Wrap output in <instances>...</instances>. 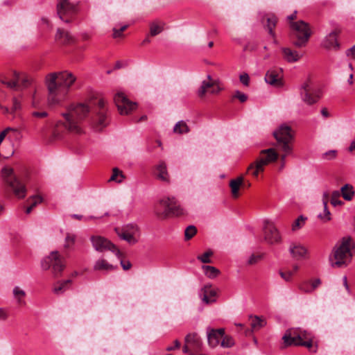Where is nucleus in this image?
<instances>
[{
  "label": "nucleus",
  "mask_w": 355,
  "mask_h": 355,
  "mask_svg": "<svg viewBox=\"0 0 355 355\" xmlns=\"http://www.w3.org/2000/svg\"><path fill=\"white\" fill-rule=\"evenodd\" d=\"M299 288L304 293H311L313 291H312V288H311V285H310V284L308 282H302L300 286H299Z\"/></svg>",
  "instance_id": "nucleus-50"
},
{
  "label": "nucleus",
  "mask_w": 355,
  "mask_h": 355,
  "mask_svg": "<svg viewBox=\"0 0 355 355\" xmlns=\"http://www.w3.org/2000/svg\"><path fill=\"white\" fill-rule=\"evenodd\" d=\"M180 347V341L178 340H175L174 341V347H172V346L168 347H167V350L171 351V350H173L174 349H178Z\"/></svg>",
  "instance_id": "nucleus-61"
},
{
  "label": "nucleus",
  "mask_w": 355,
  "mask_h": 355,
  "mask_svg": "<svg viewBox=\"0 0 355 355\" xmlns=\"http://www.w3.org/2000/svg\"><path fill=\"white\" fill-rule=\"evenodd\" d=\"M329 198V193L327 191L324 192L323 195H322V202H323L324 207H326L327 205Z\"/></svg>",
  "instance_id": "nucleus-58"
},
{
  "label": "nucleus",
  "mask_w": 355,
  "mask_h": 355,
  "mask_svg": "<svg viewBox=\"0 0 355 355\" xmlns=\"http://www.w3.org/2000/svg\"><path fill=\"white\" fill-rule=\"evenodd\" d=\"M42 202L43 198L40 195H34L30 196L26 200V202L28 203L33 208L41 204Z\"/></svg>",
  "instance_id": "nucleus-39"
},
{
  "label": "nucleus",
  "mask_w": 355,
  "mask_h": 355,
  "mask_svg": "<svg viewBox=\"0 0 355 355\" xmlns=\"http://www.w3.org/2000/svg\"><path fill=\"white\" fill-rule=\"evenodd\" d=\"M123 178V175L122 174V171L118 169L117 168H113L112 175L110 179V181H116L118 182H121Z\"/></svg>",
  "instance_id": "nucleus-44"
},
{
  "label": "nucleus",
  "mask_w": 355,
  "mask_h": 355,
  "mask_svg": "<svg viewBox=\"0 0 355 355\" xmlns=\"http://www.w3.org/2000/svg\"><path fill=\"white\" fill-rule=\"evenodd\" d=\"M262 259V255H260V254H252L248 261V263L249 265H254V264H256L257 263H258L261 259Z\"/></svg>",
  "instance_id": "nucleus-52"
},
{
  "label": "nucleus",
  "mask_w": 355,
  "mask_h": 355,
  "mask_svg": "<svg viewBox=\"0 0 355 355\" xmlns=\"http://www.w3.org/2000/svg\"><path fill=\"white\" fill-rule=\"evenodd\" d=\"M321 114L325 118H327L329 116L328 110H327V109L326 107H324V108L322 109Z\"/></svg>",
  "instance_id": "nucleus-63"
},
{
  "label": "nucleus",
  "mask_w": 355,
  "mask_h": 355,
  "mask_svg": "<svg viewBox=\"0 0 355 355\" xmlns=\"http://www.w3.org/2000/svg\"><path fill=\"white\" fill-rule=\"evenodd\" d=\"M48 115L46 112H33L32 116L37 118H44Z\"/></svg>",
  "instance_id": "nucleus-55"
},
{
  "label": "nucleus",
  "mask_w": 355,
  "mask_h": 355,
  "mask_svg": "<svg viewBox=\"0 0 355 355\" xmlns=\"http://www.w3.org/2000/svg\"><path fill=\"white\" fill-rule=\"evenodd\" d=\"M1 82L8 87L15 89H21L28 87L31 84L30 78L25 74L14 71L11 80L6 78L1 79Z\"/></svg>",
  "instance_id": "nucleus-16"
},
{
  "label": "nucleus",
  "mask_w": 355,
  "mask_h": 355,
  "mask_svg": "<svg viewBox=\"0 0 355 355\" xmlns=\"http://www.w3.org/2000/svg\"><path fill=\"white\" fill-rule=\"evenodd\" d=\"M354 243L350 237H343L340 242L337 243L329 256V261L334 268L346 266L352 257L351 248Z\"/></svg>",
  "instance_id": "nucleus-4"
},
{
  "label": "nucleus",
  "mask_w": 355,
  "mask_h": 355,
  "mask_svg": "<svg viewBox=\"0 0 355 355\" xmlns=\"http://www.w3.org/2000/svg\"><path fill=\"white\" fill-rule=\"evenodd\" d=\"M76 236L73 234H67L65 237L64 248L66 250L71 248L75 243Z\"/></svg>",
  "instance_id": "nucleus-42"
},
{
  "label": "nucleus",
  "mask_w": 355,
  "mask_h": 355,
  "mask_svg": "<svg viewBox=\"0 0 355 355\" xmlns=\"http://www.w3.org/2000/svg\"><path fill=\"white\" fill-rule=\"evenodd\" d=\"M343 280V284H344L345 288L347 289V291L348 292H349V285H348V283H347V277L344 276Z\"/></svg>",
  "instance_id": "nucleus-64"
},
{
  "label": "nucleus",
  "mask_w": 355,
  "mask_h": 355,
  "mask_svg": "<svg viewBox=\"0 0 355 355\" xmlns=\"http://www.w3.org/2000/svg\"><path fill=\"white\" fill-rule=\"evenodd\" d=\"M13 295L18 300V302L21 303V299L25 297L26 293L19 287L15 286L13 289Z\"/></svg>",
  "instance_id": "nucleus-47"
},
{
  "label": "nucleus",
  "mask_w": 355,
  "mask_h": 355,
  "mask_svg": "<svg viewBox=\"0 0 355 355\" xmlns=\"http://www.w3.org/2000/svg\"><path fill=\"white\" fill-rule=\"evenodd\" d=\"M121 266H122L123 269L125 270H129L131 268V266H132V264L128 261H123V260H121Z\"/></svg>",
  "instance_id": "nucleus-57"
},
{
  "label": "nucleus",
  "mask_w": 355,
  "mask_h": 355,
  "mask_svg": "<svg viewBox=\"0 0 355 355\" xmlns=\"http://www.w3.org/2000/svg\"><path fill=\"white\" fill-rule=\"evenodd\" d=\"M107 112L105 100L103 98L98 99L96 110V113L92 121V127L96 131H101L108 124L109 121Z\"/></svg>",
  "instance_id": "nucleus-13"
},
{
  "label": "nucleus",
  "mask_w": 355,
  "mask_h": 355,
  "mask_svg": "<svg viewBox=\"0 0 355 355\" xmlns=\"http://www.w3.org/2000/svg\"><path fill=\"white\" fill-rule=\"evenodd\" d=\"M337 156V151L335 150H329L322 154L321 157L324 160H332L334 159Z\"/></svg>",
  "instance_id": "nucleus-46"
},
{
  "label": "nucleus",
  "mask_w": 355,
  "mask_h": 355,
  "mask_svg": "<svg viewBox=\"0 0 355 355\" xmlns=\"http://www.w3.org/2000/svg\"><path fill=\"white\" fill-rule=\"evenodd\" d=\"M250 326L252 331H257L263 327L266 324V320L259 316H250Z\"/></svg>",
  "instance_id": "nucleus-32"
},
{
  "label": "nucleus",
  "mask_w": 355,
  "mask_h": 355,
  "mask_svg": "<svg viewBox=\"0 0 355 355\" xmlns=\"http://www.w3.org/2000/svg\"><path fill=\"white\" fill-rule=\"evenodd\" d=\"M277 157L278 155L274 148L262 150L259 158L248 166V172L257 177L259 172L263 171L266 165L275 162Z\"/></svg>",
  "instance_id": "nucleus-8"
},
{
  "label": "nucleus",
  "mask_w": 355,
  "mask_h": 355,
  "mask_svg": "<svg viewBox=\"0 0 355 355\" xmlns=\"http://www.w3.org/2000/svg\"><path fill=\"white\" fill-rule=\"evenodd\" d=\"M212 254L213 252L211 250H208L202 255L198 256L197 259L204 263H211L210 257Z\"/></svg>",
  "instance_id": "nucleus-45"
},
{
  "label": "nucleus",
  "mask_w": 355,
  "mask_h": 355,
  "mask_svg": "<svg viewBox=\"0 0 355 355\" xmlns=\"http://www.w3.org/2000/svg\"><path fill=\"white\" fill-rule=\"evenodd\" d=\"M197 232V229L193 225L188 226L184 231L185 240L188 241L193 237Z\"/></svg>",
  "instance_id": "nucleus-43"
},
{
  "label": "nucleus",
  "mask_w": 355,
  "mask_h": 355,
  "mask_svg": "<svg viewBox=\"0 0 355 355\" xmlns=\"http://www.w3.org/2000/svg\"><path fill=\"white\" fill-rule=\"evenodd\" d=\"M340 33V31L339 29L336 28L334 30L324 39L322 46L327 49H338L339 43L338 42V37Z\"/></svg>",
  "instance_id": "nucleus-25"
},
{
  "label": "nucleus",
  "mask_w": 355,
  "mask_h": 355,
  "mask_svg": "<svg viewBox=\"0 0 355 355\" xmlns=\"http://www.w3.org/2000/svg\"><path fill=\"white\" fill-rule=\"evenodd\" d=\"M266 82L274 87H281L283 86V71L282 69H271L265 75Z\"/></svg>",
  "instance_id": "nucleus-21"
},
{
  "label": "nucleus",
  "mask_w": 355,
  "mask_h": 355,
  "mask_svg": "<svg viewBox=\"0 0 355 355\" xmlns=\"http://www.w3.org/2000/svg\"><path fill=\"white\" fill-rule=\"evenodd\" d=\"M90 112L89 106L85 103H73L66 108V112L62 113L64 121H58L54 132L58 131L60 125H62L68 132L81 135L84 132L82 122L88 116Z\"/></svg>",
  "instance_id": "nucleus-2"
},
{
  "label": "nucleus",
  "mask_w": 355,
  "mask_h": 355,
  "mask_svg": "<svg viewBox=\"0 0 355 355\" xmlns=\"http://www.w3.org/2000/svg\"><path fill=\"white\" fill-rule=\"evenodd\" d=\"M114 101L121 115L130 114L137 107V103L128 98L122 92H119L114 95Z\"/></svg>",
  "instance_id": "nucleus-15"
},
{
  "label": "nucleus",
  "mask_w": 355,
  "mask_h": 355,
  "mask_svg": "<svg viewBox=\"0 0 355 355\" xmlns=\"http://www.w3.org/2000/svg\"><path fill=\"white\" fill-rule=\"evenodd\" d=\"M93 247L96 250L103 252L110 250L115 253L119 257L121 256V252L117 247L110 241L101 236H93L91 238Z\"/></svg>",
  "instance_id": "nucleus-18"
},
{
  "label": "nucleus",
  "mask_w": 355,
  "mask_h": 355,
  "mask_svg": "<svg viewBox=\"0 0 355 355\" xmlns=\"http://www.w3.org/2000/svg\"><path fill=\"white\" fill-rule=\"evenodd\" d=\"M232 97L234 98H238L241 103L245 102L248 99V96L239 90L235 92Z\"/></svg>",
  "instance_id": "nucleus-51"
},
{
  "label": "nucleus",
  "mask_w": 355,
  "mask_h": 355,
  "mask_svg": "<svg viewBox=\"0 0 355 355\" xmlns=\"http://www.w3.org/2000/svg\"><path fill=\"white\" fill-rule=\"evenodd\" d=\"M189 128L184 121H178L173 128V132L176 134H184L189 132Z\"/></svg>",
  "instance_id": "nucleus-35"
},
{
  "label": "nucleus",
  "mask_w": 355,
  "mask_h": 355,
  "mask_svg": "<svg viewBox=\"0 0 355 355\" xmlns=\"http://www.w3.org/2000/svg\"><path fill=\"white\" fill-rule=\"evenodd\" d=\"M306 220V217L300 216L292 224V230L295 232L302 228L304 225Z\"/></svg>",
  "instance_id": "nucleus-40"
},
{
  "label": "nucleus",
  "mask_w": 355,
  "mask_h": 355,
  "mask_svg": "<svg viewBox=\"0 0 355 355\" xmlns=\"http://www.w3.org/2000/svg\"><path fill=\"white\" fill-rule=\"evenodd\" d=\"M340 196V193L339 191H334L332 192L331 196V204L336 207L338 205H343V202L341 201L339 198Z\"/></svg>",
  "instance_id": "nucleus-41"
},
{
  "label": "nucleus",
  "mask_w": 355,
  "mask_h": 355,
  "mask_svg": "<svg viewBox=\"0 0 355 355\" xmlns=\"http://www.w3.org/2000/svg\"><path fill=\"white\" fill-rule=\"evenodd\" d=\"M202 343L200 336L196 333L189 334L184 339L183 352L191 353L192 351H197L200 349Z\"/></svg>",
  "instance_id": "nucleus-20"
},
{
  "label": "nucleus",
  "mask_w": 355,
  "mask_h": 355,
  "mask_svg": "<svg viewBox=\"0 0 355 355\" xmlns=\"http://www.w3.org/2000/svg\"><path fill=\"white\" fill-rule=\"evenodd\" d=\"M159 206L164 209L163 211L155 209V214L160 219H164L169 216H179L184 214V209L178 200L173 196L168 197L159 201Z\"/></svg>",
  "instance_id": "nucleus-7"
},
{
  "label": "nucleus",
  "mask_w": 355,
  "mask_h": 355,
  "mask_svg": "<svg viewBox=\"0 0 355 355\" xmlns=\"http://www.w3.org/2000/svg\"><path fill=\"white\" fill-rule=\"evenodd\" d=\"M320 284H321V281L320 279H316L313 280L311 283L312 291H313L315 288H316Z\"/></svg>",
  "instance_id": "nucleus-60"
},
{
  "label": "nucleus",
  "mask_w": 355,
  "mask_h": 355,
  "mask_svg": "<svg viewBox=\"0 0 355 355\" xmlns=\"http://www.w3.org/2000/svg\"><path fill=\"white\" fill-rule=\"evenodd\" d=\"M41 266L44 270H49L51 268L53 272L58 275L64 269L65 260L58 251H52L48 257L42 261Z\"/></svg>",
  "instance_id": "nucleus-9"
},
{
  "label": "nucleus",
  "mask_w": 355,
  "mask_h": 355,
  "mask_svg": "<svg viewBox=\"0 0 355 355\" xmlns=\"http://www.w3.org/2000/svg\"><path fill=\"white\" fill-rule=\"evenodd\" d=\"M224 89L223 84L220 79H213L210 75L207 76V80H204L199 87L197 94L200 98L205 96L207 93L212 95L218 94Z\"/></svg>",
  "instance_id": "nucleus-12"
},
{
  "label": "nucleus",
  "mask_w": 355,
  "mask_h": 355,
  "mask_svg": "<svg viewBox=\"0 0 355 355\" xmlns=\"http://www.w3.org/2000/svg\"><path fill=\"white\" fill-rule=\"evenodd\" d=\"M202 291L203 293L202 300L205 304H209L216 301V292L211 285L205 286Z\"/></svg>",
  "instance_id": "nucleus-27"
},
{
  "label": "nucleus",
  "mask_w": 355,
  "mask_h": 355,
  "mask_svg": "<svg viewBox=\"0 0 355 355\" xmlns=\"http://www.w3.org/2000/svg\"><path fill=\"white\" fill-rule=\"evenodd\" d=\"M57 13L64 22L70 23L72 17L78 12V3H71L69 0H58Z\"/></svg>",
  "instance_id": "nucleus-11"
},
{
  "label": "nucleus",
  "mask_w": 355,
  "mask_h": 355,
  "mask_svg": "<svg viewBox=\"0 0 355 355\" xmlns=\"http://www.w3.org/2000/svg\"><path fill=\"white\" fill-rule=\"evenodd\" d=\"M76 80V77L67 71L47 74L45 78V84L48 90L49 105L54 106L64 101L70 87Z\"/></svg>",
  "instance_id": "nucleus-1"
},
{
  "label": "nucleus",
  "mask_w": 355,
  "mask_h": 355,
  "mask_svg": "<svg viewBox=\"0 0 355 355\" xmlns=\"http://www.w3.org/2000/svg\"><path fill=\"white\" fill-rule=\"evenodd\" d=\"M128 28V25H123L120 28H113V37L117 38L122 36V33L126 30Z\"/></svg>",
  "instance_id": "nucleus-49"
},
{
  "label": "nucleus",
  "mask_w": 355,
  "mask_h": 355,
  "mask_svg": "<svg viewBox=\"0 0 355 355\" xmlns=\"http://www.w3.org/2000/svg\"><path fill=\"white\" fill-rule=\"evenodd\" d=\"M318 217L324 222L329 221L331 220V213L327 208V205L324 207V214H319Z\"/></svg>",
  "instance_id": "nucleus-48"
},
{
  "label": "nucleus",
  "mask_w": 355,
  "mask_h": 355,
  "mask_svg": "<svg viewBox=\"0 0 355 355\" xmlns=\"http://www.w3.org/2000/svg\"><path fill=\"white\" fill-rule=\"evenodd\" d=\"M243 178L239 177L236 179H232L230 182V187L231 188V192L233 198H237L239 196V189L243 185Z\"/></svg>",
  "instance_id": "nucleus-29"
},
{
  "label": "nucleus",
  "mask_w": 355,
  "mask_h": 355,
  "mask_svg": "<svg viewBox=\"0 0 355 355\" xmlns=\"http://www.w3.org/2000/svg\"><path fill=\"white\" fill-rule=\"evenodd\" d=\"M305 347L311 352L318 350L317 344H314V336L306 330L300 328H291L286 331L282 336V349L288 347Z\"/></svg>",
  "instance_id": "nucleus-3"
},
{
  "label": "nucleus",
  "mask_w": 355,
  "mask_h": 355,
  "mask_svg": "<svg viewBox=\"0 0 355 355\" xmlns=\"http://www.w3.org/2000/svg\"><path fill=\"white\" fill-rule=\"evenodd\" d=\"M291 28L296 32L297 40L293 42V45L300 48L304 46L311 35L309 24L304 21H298L290 23Z\"/></svg>",
  "instance_id": "nucleus-10"
},
{
  "label": "nucleus",
  "mask_w": 355,
  "mask_h": 355,
  "mask_svg": "<svg viewBox=\"0 0 355 355\" xmlns=\"http://www.w3.org/2000/svg\"><path fill=\"white\" fill-rule=\"evenodd\" d=\"M340 196H343V198L347 201H350L353 199L354 195H355V191L352 184H345L344 186H343L340 189Z\"/></svg>",
  "instance_id": "nucleus-30"
},
{
  "label": "nucleus",
  "mask_w": 355,
  "mask_h": 355,
  "mask_svg": "<svg viewBox=\"0 0 355 355\" xmlns=\"http://www.w3.org/2000/svg\"><path fill=\"white\" fill-rule=\"evenodd\" d=\"M155 174L159 180L166 182H169V175L167 171L166 165L164 162H160L157 165Z\"/></svg>",
  "instance_id": "nucleus-28"
},
{
  "label": "nucleus",
  "mask_w": 355,
  "mask_h": 355,
  "mask_svg": "<svg viewBox=\"0 0 355 355\" xmlns=\"http://www.w3.org/2000/svg\"><path fill=\"white\" fill-rule=\"evenodd\" d=\"M346 54L347 56H352L353 58L355 59V45L353 46L352 48L349 49L347 51Z\"/></svg>",
  "instance_id": "nucleus-59"
},
{
  "label": "nucleus",
  "mask_w": 355,
  "mask_h": 355,
  "mask_svg": "<svg viewBox=\"0 0 355 355\" xmlns=\"http://www.w3.org/2000/svg\"><path fill=\"white\" fill-rule=\"evenodd\" d=\"M118 236L130 245L137 243L140 236L139 228L137 225L128 224L120 227L115 228Z\"/></svg>",
  "instance_id": "nucleus-14"
},
{
  "label": "nucleus",
  "mask_w": 355,
  "mask_h": 355,
  "mask_svg": "<svg viewBox=\"0 0 355 355\" xmlns=\"http://www.w3.org/2000/svg\"><path fill=\"white\" fill-rule=\"evenodd\" d=\"M6 318H7V315H6V311L3 309H0V320H4L6 319Z\"/></svg>",
  "instance_id": "nucleus-62"
},
{
  "label": "nucleus",
  "mask_w": 355,
  "mask_h": 355,
  "mask_svg": "<svg viewBox=\"0 0 355 355\" xmlns=\"http://www.w3.org/2000/svg\"><path fill=\"white\" fill-rule=\"evenodd\" d=\"M164 24H159L157 21H153L150 24V33L152 37L156 36L161 33L164 30Z\"/></svg>",
  "instance_id": "nucleus-34"
},
{
  "label": "nucleus",
  "mask_w": 355,
  "mask_h": 355,
  "mask_svg": "<svg viewBox=\"0 0 355 355\" xmlns=\"http://www.w3.org/2000/svg\"><path fill=\"white\" fill-rule=\"evenodd\" d=\"M279 275L282 277V278H283L284 280H286V282H290L292 279L293 273L292 271L283 272L280 270Z\"/></svg>",
  "instance_id": "nucleus-53"
},
{
  "label": "nucleus",
  "mask_w": 355,
  "mask_h": 355,
  "mask_svg": "<svg viewBox=\"0 0 355 355\" xmlns=\"http://www.w3.org/2000/svg\"><path fill=\"white\" fill-rule=\"evenodd\" d=\"M95 270H112L114 269L112 265L107 263L105 259L98 260L94 266Z\"/></svg>",
  "instance_id": "nucleus-33"
},
{
  "label": "nucleus",
  "mask_w": 355,
  "mask_h": 355,
  "mask_svg": "<svg viewBox=\"0 0 355 355\" xmlns=\"http://www.w3.org/2000/svg\"><path fill=\"white\" fill-rule=\"evenodd\" d=\"M288 251L293 259L295 260L305 259L308 257L307 248L299 243H291Z\"/></svg>",
  "instance_id": "nucleus-22"
},
{
  "label": "nucleus",
  "mask_w": 355,
  "mask_h": 355,
  "mask_svg": "<svg viewBox=\"0 0 355 355\" xmlns=\"http://www.w3.org/2000/svg\"><path fill=\"white\" fill-rule=\"evenodd\" d=\"M283 59L289 63L296 62L301 58L302 55L297 51L288 47L281 48Z\"/></svg>",
  "instance_id": "nucleus-26"
},
{
  "label": "nucleus",
  "mask_w": 355,
  "mask_h": 355,
  "mask_svg": "<svg viewBox=\"0 0 355 355\" xmlns=\"http://www.w3.org/2000/svg\"><path fill=\"white\" fill-rule=\"evenodd\" d=\"M71 284V280L67 279L63 282H58L53 288V292L55 294L62 293L68 287V285Z\"/></svg>",
  "instance_id": "nucleus-37"
},
{
  "label": "nucleus",
  "mask_w": 355,
  "mask_h": 355,
  "mask_svg": "<svg viewBox=\"0 0 355 355\" xmlns=\"http://www.w3.org/2000/svg\"><path fill=\"white\" fill-rule=\"evenodd\" d=\"M1 173L4 183L11 189L17 198L19 199L25 198L27 191L26 186L17 178L13 168L8 166L3 167Z\"/></svg>",
  "instance_id": "nucleus-6"
},
{
  "label": "nucleus",
  "mask_w": 355,
  "mask_h": 355,
  "mask_svg": "<svg viewBox=\"0 0 355 355\" xmlns=\"http://www.w3.org/2000/svg\"><path fill=\"white\" fill-rule=\"evenodd\" d=\"M273 135L277 140V148L283 153L281 159L284 161L286 157L293 151L294 135L292 129L288 125H282L273 132Z\"/></svg>",
  "instance_id": "nucleus-5"
},
{
  "label": "nucleus",
  "mask_w": 355,
  "mask_h": 355,
  "mask_svg": "<svg viewBox=\"0 0 355 355\" xmlns=\"http://www.w3.org/2000/svg\"><path fill=\"white\" fill-rule=\"evenodd\" d=\"M267 24L266 28L268 30V33L272 36V38L275 37V33L274 28H275L277 23V18L274 15H268L266 16Z\"/></svg>",
  "instance_id": "nucleus-31"
},
{
  "label": "nucleus",
  "mask_w": 355,
  "mask_h": 355,
  "mask_svg": "<svg viewBox=\"0 0 355 355\" xmlns=\"http://www.w3.org/2000/svg\"><path fill=\"white\" fill-rule=\"evenodd\" d=\"M202 270L205 275L211 279L216 277L220 274V270L211 266H202Z\"/></svg>",
  "instance_id": "nucleus-36"
},
{
  "label": "nucleus",
  "mask_w": 355,
  "mask_h": 355,
  "mask_svg": "<svg viewBox=\"0 0 355 355\" xmlns=\"http://www.w3.org/2000/svg\"><path fill=\"white\" fill-rule=\"evenodd\" d=\"M311 85V80H307L302 85L300 88V95L302 101L310 105L317 103L320 98V92L319 90L313 91Z\"/></svg>",
  "instance_id": "nucleus-17"
},
{
  "label": "nucleus",
  "mask_w": 355,
  "mask_h": 355,
  "mask_svg": "<svg viewBox=\"0 0 355 355\" xmlns=\"http://www.w3.org/2000/svg\"><path fill=\"white\" fill-rule=\"evenodd\" d=\"M240 81L245 86H248L250 83V77L249 75L246 73H244L243 74H241L239 76Z\"/></svg>",
  "instance_id": "nucleus-54"
},
{
  "label": "nucleus",
  "mask_w": 355,
  "mask_h": 355,
  "mask_svg": "<svg viewBox=\"0 0 355 355\" xmlns=\"http://www.w3.org/2000/svg\"><path fill=\"white\" fill-rule=\"evenodd\" d=\"M12 112H14L17 111L20 107V103L18 101V100L16 98H13L12 99Z\"/></svg>",
  "instance_id": "nucleus-56"
},
{
  "label": "nucleus",
  "mask_w": 355,
  "mask_h": 355,
  "mask_svg": "<svg viewBox=\"0 0 355 355\" xmlns=\"http://www.w3.org/2000/svg\"><path fill=\"white\" fill-rule=\"evenodd\" d=\"M264 240L269 244L278 243L281 236L274 224L270 221H265L263 227Z\"/></svg>",
  "instance_id": "nucleus-19"
},
{
  "label": "nucleus",
  "mask_w": 355,
  "mask_h": 355,
  "mask_svg": "<svg viewBox=\"0 0 355 355\" xmlns=\"http://www.w3.org/2000/svg\"><path fill=\"white\" fill-rule=\"evenodd\" d=\"M235 343L233 338L229 335H225L222 337L220 345L224 348L232 347L234 345Z\"/></svg>",
  "instance_id": "nucleus-38"
},
{
  "label": "nucleus",
  "mask_w": 355,
  "mask_h": 355,
  "mask_svg": "<svg viewBox=\"0 0 355 355\" xmlns=\"http://www.w3.org/2000/svg\"><path fill=\"white\" fill-rule=\"evenodd\" d=\"M224 334L225 329L223 328L209 329L207 332V340L209 346L211 347L218 346Z\"/></svg>",
  "instance_id": "nucleus-24"
},
{
  "label": "nucleus",
  "mask_w": 355,
  "mask_h": 355,
  "mask_svg": "<svg viewBox=\"0 0 355 355\" xmlns=\"http://www.w3.org/2000/svg\"><path fill=\"white\" fill-rule=\"evenodd\" d=\"M55 40L62 45H71L76 42V39L69 32L60 28L57 29Z\"/></svg>",
  "instance_id": "nucleus-23"
}]
</instances>
